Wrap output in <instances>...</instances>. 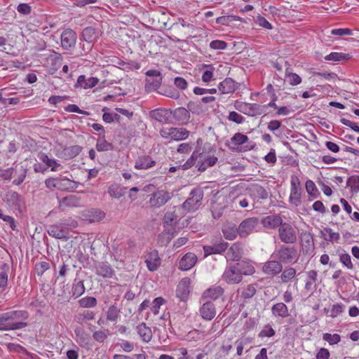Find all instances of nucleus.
<instances>
[{"label": "nucleus", "mask_w": 359, "mask_h": 359, "mask_svg": "<svg viewBox=\"0 0 359 359\" xmlns=\"http://www.w3.org/2000/svg\"><path fill=\"white\" fill-rule=\"evenodd\" d=\"M218 161L217 157L211 155L209 152L200 149L194 151L190 158L182 165L184 170H187L196 164L198 170L201 172H204L209 167L215 165Z\"/></svg>", "instance_id": "f257e3e1"}, {"label": "nucleus", "mask_w": 359, "mask_h": 359, "mask_svg": "<svg viewBox=\"0 0 359 359\" xmlns=\"http://www.w3.org/2000/svg\"><path fill=\"white\" fill-rule=\"evenodd\" d=\"M190 196L182 203V209L188 212H194L202 204L204 196L203 190L200 187L193 189L190 192Z\"/></svg>", "instance_id": "f03ea898"}, {"label": "nucleus", "mask_w": 359, "mask_h": 359, "mask_svg": "<svg viewBox=\"0 0 359 359\" xmlns=\"http://www.w3.org/2000/svg\"><path fill=\"white\" fill-rule=\"evenodd\" d=\"M297 250L293 246L282 245L276 250L271 257L279 260L281 263L291 264L295 262Z\"/></svg>", "instance_id": "7ed1b4c3"}, {"label": "nucleus", "mask_w": 359, "mask_h": 359, "mask_svg": "<svg viewBox=\"0 0 359 359\" xmlns=\"http://www.w3.org/2000/svg\"><path fill=\"white\" fill-rule=\"evenodd\" d=\"M147 76L145 90L147 92L157 90L162 83L163 76L160 71L157 69H149L146 73Z\"/></svg>", "instance_id": "20e7f679"}, {"label": "nucleus", "mask_w": 359, "mask_h": 359, "mask_svg": "<svg viewBox=\"0 0 359 359\" xmlns=\"http://www.w3.org/2000/svg\"><path fill=\"white\" fill-rule=\"evenodd\" d=\"M77 34L71 28L65 29L60 34V44L63 50L67 51L72 50L76 44Z\"/></svg>", "instance_id": "39448f33"}, {"label": "nucleus", "mask_w": 359, "mask_h": 359, "mask_svg": "<svg viewBox=\"0 0 359 359\" xmlns=\"http://www.w3.org/2000/svg\"><path fill=\"white\" fill-rule=\"evenodd\" d=\"M278 237L285 244H294L297 241L295 229L289 223H283L278 229Z\"/></svg>", "instance_id": "423d86ee"}, {"label": "nucleus", "mask_w": 359, "mask_h": 359, "mask_svg": "<svg viewBox=\"0 0 359 359\" xmlns=\"http://www.w3.org/2000/svg\"><path fill=\"white\" fill-rule=\"evenodd\" d=\"M4 201L9 207H11L15 210H18L20 212L22 211V209L25 204V199L22 196L13 190H9L6 192L4 196Z\"/></svg>", "instance_id": "0eeeda50"}, {"label": "nucleus", "mask_w": 359, "mask_h": 359, "mask_svg": "<svg viewBox=\"0 0 359 359\" xmlns=\"http://www.w3.org/2000/svg\"><path fill=\"white\" fill-rule=\"evenodd\" d=\"M234 107L238 111L250 116H255L262 113V106L257 104H250L241 101H236Z\"/></svg>", "instance_id": "6e6552de"}, {"label": "nucleus", "mask_w": 359, "mask_h": 359, "mask_svg": "<svg viewBox=\"0 0 359 359\" xmlns=\"http://www.w3.org/2000/svg\"><path fill=\"white\" fill-rule=\"evenodd\" d=\"M171 197L170 193L164 190H158L150 195L149 203L151 207L160 208L165 205Z\"/></svg>", "instance_id": "1a4fd4ad"}, {"label": "nucleus", "mask_w": 359, "mask_h": 359, "mask_svg": "<svg viewBox=\"0 0 359 359\" xmlns=\"http://www.w3.org/2000/svg\"><path fill=\"white\" fill-rule=\"evenodd\" d=\"M258 222L257 217H249L243 220L238 227L239 236L242 238L248 237L258 225Z\"/></svg>", "instance_id": "9d476101"}, {"label": "nucleus", "mask_w": 359, "mask_h": 359, "mask_svg": "<svg viewBox=\"0 0 359 359\" xmlns=\"http://www.w3.org/2000/svg\"><path fill=\"white\" fill-rule=\"evenodd\" d=\"M290 202L295 206H299L301 204L300 181L299 179L294 175L291 177Z\"/></svg>", "instance_id": "9b49d317"}, {"label": "nucleus", "mask_w": 359, "mask_h": 359, "mask_svg": "<svg viewBox=\"0 0 359 359\" xmlns=\"http://www.w3.org/2000/svg\"><path fill=\"white\" fill-rule=\"evenodd\" d=\"M81 206V199L74 194L68 195L59 200L58 208L60 211H65L67 208H78Z\"/></svg>", "instance_id": "f8f14e48"}, {"label": "nucleus", "mask_w": 359, "mask_h": 359, "mask_svg": "<svg viewBox=\"0 0 359 359\" xmlns=\"http://www.w3.org/2000/svg\"><path fill=\"white\" fill-rule=\"evenodd\" d=\"M86 288L83 283V280L79 278V274H76V278H74L72 285V290L68 292V295L65 290H63L62 294L61 295L65 297H71L74 299H77L81 297L85 292Z\"/></svg>", "instance_id": "ddd939ff"}, {"label": "nucleus", "mask_w": 359, "mask_h": 359, "mask_svg": "<svg viewBox=\"0 0 359 359\" xmlns=\"http://www.w3.org/2000/svg\"><path fill=\"white\" fill-rule=\"evenodd\" d=\"M222 279L225 280L228 284H238L243 280L242 276L236 271L234 266L231 264H229L224 271L222 274Z\"/></svg>", "instance_id": "4468645a"}, {"label": "nucleus", "mask_w": 359, "mask_h": 359, "mask_svg": "<svg viewBox=\"0 0 359 359\" xmlns=\"http://www.w3.org/2000/svg\"><path fill=\"white\" fill-rule=\"evenodd\" d=\"M15 166L12 167V178H13V184L16 186L20 185L25 180L28 168L23 165L13 164Z\"/></svg>", "instance_id": "2eb2a0df"}, {"label": "nucleus", "mask_w": 359, "mask_h": 359, "mask_svg": "<svg viewBox=\"0 0 359 359\" xmlns=\"http://www.w3.org/2000/svg\"><path fill=\"white\" fill-rule=\"evenodd\" d=\"M190 278L188 277L182 278L179 283L176 293L177 298L182 303V306L186 304V300L189 294Z\"/></svg>", "instance_id": "dca6fc26"}, {"label": "nucleus", "mask_w": 359, "mask_h": 359, "mask_svg": "<svg viewBox=\"0 0 359 359\" xmlns=\"http://www.w3.org/2000/svg\"><path fill=\"white\" fill-rule=\"evenodd\" d=\"M172 115V110L158 108L149 111V117L155 121L167 123L170 121Z\"/></svg>", "instance_id": "f3484780"}, {"label": "nucleus", "mask_w": 359, "mask_h": 359, "mask_svg": "<svg viewBox=\"0 0 359 359\" xmlns=\"http://www.w3.org/2000/svg\"><path fill=\"white\" fill-rule=\"evenodd\" d=\"M229 246V243L224 241L215 243L212 245L203 246L204 256L208 257L213 254H222Z\"/></svg>", "instance_id": "a211bd4d"}, {"label": "nucleus", "mask_w": 359, "mask_h": 359, "mask_svg": "<svg viewBox=\"0 0 359 359\" xmlns=\"http://www.w3.org/2000/svg\"><path fill=\"white\" fill-rule=\"evenodd\" d=\"M198 260L197 256L193 252L186 253L180 260L179 269L182 271L191 269Z\"/></svg>", "instance_id": "6ab92c4d"}, {"label": "nucleus", "mask_w": 359, "mask_h": 359, "mask_svg": "<svg viewBox=\"0 0 359 359\" xmlns=\"http://www.w3.org/2000/svg\"><path fill=\"white\" fill-rule=\"evenodd\" d=\"M263 272L268 275L275 276L283 270L282 263L278 259L269 260L263 266Z\"/></svg>", "instance_id": "aec40b11"}, {"label": "nucleus", "mask_w": 359, "mask_h": 359, "mask_svg": "<svg viewBox=\"0 0 359 359\" xmlns=\"http://www.w3.org/2000/svg\"><path fill=\"white\" fill-rule=\"evenodd\" d=\"M27 323L24 322L12 323L9 316L6 317L0 316V330H18L25 327Z\"/></svg>", "instance_id": "412c9836"}, {"label": "nucleus", "mask_w": 359, "mask_h": 359, "mask_svg": "<svg viewBox=\"0 0 359 359\" xmlns=\"http://www.w3.org/2000/svg\"><path fill=\"white\" fill-rule=\"evenodd\" d=\"M224 294V289L219 285H214L205 290L202 296L201 301L215 300Z\"/></svg>", "instance_id": "4be33fe9"}, {"label": "nucleus", "mask_w": 359, "mask_h": 359, "mask_svg": "<svg viewBox=\"0 0 359 359\" xmlns=\"http://www.w3.org/2000/svg\"><path fill=\"white\" fill-rule=\"evenodd\" d=\"M262 224L266 229H276L280 227L283 223L279 215H272L264 217L261 221Z\"/></svg>", "instance_id": "5701e85b"}, {"label": "nucleus", "mask_w": 359, "mask_h": 359, "mask_svg": "<svg viewBox=\"0 0 359 359\" xmlns=\"http://www.w3.org/2000/svg\"><path fill=\"white\" fill-rule=\"evenodd\" d=\"M99 38L97 29L93 27H85L81 36V41H84L88 44H93Z\"/></svg>", "instance_id": "b1692460"}, {"label": "nucleus", "mask_w": 359, "mask_h": 359, "mask_svg": "<svg viewBox=\"0 0 359 359\" xmlns=\"http://www.w3.org/2000/svg\"><path fill=\"white\" fill-rule=\"evenodd\" d=\"M236 262V263L232 264L242 277L243 276H249L255 273V267L250 262L241 259Z\"/></svg>", "instance_id": "393cba45"}, {"label": "nucleus", "mask_w": 359, "mask_h": 359, "mask_svg": "<svg viewBox=\"0 0 359 359\" xmlns=\"http://www.w3.org/2000/svg\"><path fill=\"white\" fill-rule=\"evenodd\" d=\"M156 161L150 156L143 155L138 156L135 163V168L137 170H147L154 167Z\"/></svg>", "instance_id": "a878e982"}, {"label": "nucleus", "mask_w": 359, "mask_h": 359, "mask_svg": "<svg viewBox=\"0 0 359 359\" xmlns=\"http://www.w3.org/2000/svg\"><path fill=\"white\" fill-rule=\"evenodd\" d=\"M48 233L51 237L63 241H67L70 238L69 233H66V230L62 229L58 223L50 225L48 229Z\"/></svg>", "instance_id": "bb28decb"}, {"label": "nucleus", "mask_w": 359, "mask_h": 359, "mask_svg": "<svg viewBox=\"0 0 359 359\" xmlns=\"http://www.w3.org/2000/svg\"><path fill=\"white\" fill-rule=\"evenodd\" d=\"M99 82L97 77L86 78L85 75H80L74 85L75 88H83L84 89L91 88L95 86Z\"/></svg>", "instance_id": "cd10ccee"}, {"label": "nucleus", "mask_w": 359, "mask_h": 359, "mask_svg": "<svg viewBox=\"0 0 359 359\" xmlns=\"http://www.w3.org/2000/svg\"><path fill=\"white\" fill-rule=\"evenodd\" d=\"M95 273L104 278H111L114 275V270L107 262H101L95 267Z\"/></svg>", "instance_id": "c85d7f7f"}, {"label": "nucleus", "mask_w": 359, "mask_h": 359, "mask_svg": "<svg viewBox=\"0 0 359 359\" xmlns=\"http://www.w3.org/2000/svg\"><path fill=\"white\" fill-rule=\"evenodd\" d=\"M147 266L150 271L157 270L160 266L161 259L158 257V251L153 250L151 252L145 260Z\"/></svg>", "instance_id": "c756f323"}, {"label": "nucleus", "mask_w": 359, "mask_h": 359, "mask_svg": "<svg viewBox=\"0 0 359 359\" xmlns=\"http://www.w3.org/2000/svg\"><path fill=\"white\" fill-rule=\"evenodd\" d=\"M300 238L303 250H305L306 253H309L314 249L313 238L310 232H302Z\"/></svg>", "instance_id": "7c9ffc66"}, {"label": "nucleus", "mask_w": 359, "mask_h": 359, "mask_svg": "<svg viewBox=\"0 0 359 359\" xmlns=\"http://www.w3.org/2000/svg\"><path fill=\"white\" fill-rule=\"evenodd\" d=\"M222 233L224 238L227 240L232 241L235 239L237 236H239L238 229L235 224H227L222 229Z\"/></svg>", "instance_id": "2f4dec72"}, {"label": "nucleus", "mask_w": 359, "mask_h": 359, "mask_svg": "<svg viewBox=\"0 0 359 359\" xmlns=\"http://www.w3.org/2000/svg\"><path fill=\"white\" fill-rule=\"evenodd\" d=\"M172 115L177 121L186 123L190 118V113L188 109L184 107H178L172 111Z\"/></svg>", "instance_id": "473e14b6"}, {"label": "nucleus", "mask_w": 359, "mask_h": 359, "mask_svg": "<svg viewBox=\"0 0 359 359\" xmlns=\"http://www.w3.org/2000/svg\"><path fill=\"white\" fill-rule=\"evenodd\" d=\"M39 160L46 164V168H50L51 171H57L61 168V164L54 158H50L45 153H40L38 156Z\"/></svg>", "instance_id": "72a5a7b5"}, {"label": "nucleus", "mask_w": 359, "mask_h": 359, "mask_svg": "<svg viewBox=\"0 0 359 359\" xmlns=\"http://www.w3.org/2000/svg\"><path fill=\"white\" fill-rule=\"evenodd\" d=\"M136 330L142 339L145 342H149L152 338V332L150 327H147L144 323H142L136 326Z\"/></svg>", "instance_id": "f704fd0d"}, {"label": "nucleus", "mask_w": 359, "mask_h": 359, "mask_svg": "<svg viewBox=\"0 0 359 359\" xmlns=\"http://www.w3.org/2000/svg\"><path fill=\"white\" fill-rule=\"evenodd\" d=\"M218 89L223 94L231 93L235 91V81L231 78H226L223 81L220 82Z\"/></svg>", "instance_id": "c9c22d12"}, {"label": "nucleus", "mask_w": 359, "mask_h": 359, "mask_svg": "<svg viewBox=\"0 0 359 359\" xmlns=\"http://www.w3.org/2000/svg\"><path fill=\"white\" fill-rule=\"evenodd\" d=\"M187 108L189 113L191 112L194 114H204L208 111V108L203 106L199 100L196 101H189L187 104Z\"/></svg>", "instance_id": "e433bc0d"}, {"label": "nucleus", "mask_w": 359, "mask_h": 359, "mask_svg": "<svg viewBox=\"0 0 359 359\" xmlns=\"http://www.w3.org/2000/svg\"><path fill=\"white\" fill-rule=\"evenodd\" d=\"M249 191L252 196L260 199L264 200L269 197V194L266 189L258 184L251 185L249 188Z\"/></svg>", "instance_id": "4c0bfd02"}, {"label": "nucleus", "mask_w": 359, "mask_h": 359, "mask_svg": "<svg viewBox=\"0 0 359 359\" xmlns=\"http://www.w3.org/2000/svg\"><path fill=\"white\" fill-rule=\"evenodd\" d=\"M74 332L76 337V341L81 346H86L90 344V338L88 334L81 327H76L74 330Z\"/></svg>", "instance_id": "58836bf2"}, {"label": "nucleus", "mask_w": 359, "mask_h": 359, "mask_svg": "<svg viewBox=\"0 0 359 359\" xmlns=\"http://www.w3.org/2000/svg\"><path fill=\"white\" fill-rule=\"evenodd\" d=\"M171 140L180 141L185 140L189 135V131L183 128H172Z\"/></svg>", "instance_id": "ea45409f"}, {"label": "nucleus", "mask_w": 359, "mask_h": 359, "mask_svg": "<svg viewBox=\"0 0 359 359\" xmlns=\"http://www.w3.org/2000/svg\"><path fill=\"white\" fill-rule=\"evenodd\" d=\"M229 257L233 261H239L242 257L243 248L240 243H233L229 248Z\"/></svg>", "instance_id": "a19ab883"}, {"label": "nucleus", "mask_w": 359, "mask_h": 359, "mask_svg": "<svg viewBox=\"0 0 359 359\" xmlns=\"http://www.w3.org/2000/svg\"><path fill=\"white\" fill-rule=\"evenodd\" d=\"M352 57V55L349 53L332 52L325 57V60L341 62L344 60H348Z\"/></svg>", "instance_id": "79ce46f5"}, {"label": "nucleus", "mask_w": 359, "mask_h": 359, "mask_svg": "<svg viewBox=\"0 0 359 359\" xmlns=\"http://www.w3.org/2000/svg\"><path fill=\"white\" fill-rule=\"evenodd\" d=\"M158 93L174 100H177L180 97L179 91L172 86H163Z\"/></svg>", "instance_id": "37998d69"}, {"label": "nucleus", "mask_w": 359, "mask_h": 359, "mask_svg": "<svg viewBox=\"0 0 359 359\" xmlns=\"http://www.w3.org/2000/svg\"><path fill=\"white\" fill-rule=\"evenodd\" d=\"M76 182L70 180L68 178H57L56 189L60 190H70L76 187Z\"/></svg>", "instance_id": "c03bdc74"}, {"label": "nucleus", "mask_w": 359, "mask_h": 359, "mask_svg": "<svg viewBox=\"0 0 359 359\" xmlns=\"http://www.w3.org/2000/svg\"><path fill=\"white\" fill-rule=\"evenodd\" d=\"M203 305L200 309L201 314H215L216 309L214 303L210 300L201 301Z\"/></svg>", "instance_id": "a18cd8bd"}, {"label": "nucleus", "mask_w": 359, "mask_h": 359, "mask_svg": "<svg viewBox=\"0 0 359 359\" xmlns=\"http://www.w3.org/2000/svg\"><path fill=\"white\" fill-rule=\"evenodd\" d=\"M58 224L60 225V226L62 227V229L66 230V233H68L69 230L74 229L78 226L77 221L71 217L61 219Z\"/></svg>", "instance_id": "49530a36"}, {"label": "nucleus", "mask_w": 359, "mask_h": 359, "mask_svg": "<svg viewBox=\"0 0 359 359\" xmlns=\"http://www.w3.org/2000/svg\"><path fill=\"white\" fill-rule=\"evenodd\" d=\"M296 273H297V271H296L295 269H294L292 267L285 268L283 271V272L280 275V279H281L282 283H286L288 281L293 279L296 276Z\"/></svg>", "instance_id": "de8ad7c7"}, {"label": "nucleus", "mask_w": 359, "mask_h": 359, "mask_svg": "<svg viewBox=\"0 0 359 359\" xmlns=\"http://www.w3.org/2000/svg\"><path fill=\"white\" fill-rule=\"evenodd\" d=\"M82 151V147L79 145H73L64 149V154L69 158H74L77 156Z\"/></svg>", "instance_id": "09e8293b"}, {"label": "nucleus", "mask_w": 359, "mask_h": 359, "mask_svg": "<svg viewBox=\"0 0 359 359\" xmlns=\"http://www.w3.org/2000/svg\"><path fill=\"white\" fill-rule=\"evenodd\" d=\"M306 189L308 193V194L311 196L313 198H316L319 196V192L318 191V189L315 184V183L311 180H309L306 182Z\"/></svg>", "instance_id": "8fccbe9b"}, {"label": "nucleus", "mask_w": 359, "mask_h": 359, "mask_svg": "<svg viewBox=\"0 0 359 359\" xmlns=\"http://www.w3.org/2000/svg\"><path fill=\"white\" fill-rule=\"evenodd\" d=\"M109 334L110 332L109 330H97L93 333V338L99 343H103Z\"/></svg>", "instance_id": "3c124183"}, {"label": "nucleus", "mask_w": 359, "mask_h": 359, "mask_svg": "<svg viewBox=\"0 0 359 359\" xmlns=\"http://www.w3.org/2000/svg\"><path fill=\"white\" fill-rule=\"evenodd\" d=\"M79 305L83 308H92L97 305V299L93 297H86L79 301Z\"/></svg>", "instance_id": "603ef678"}, {"label": "nucleus", "mask_w": 359, "mask_h": 359, "mask_svg": "<svg viewBox=\"0 0 359 359\" xmlns=\"http://www.w3.org/2000/svg\"><path fill=\"white\" fill-rule=\"evenodd\" d=\"M248 137L241 133H236L231 138V141L236 146L242 145L248 142Z\"/></svg>", "instance_id": "864d4df0"}, {"label": "nucleus", "mask_w": 359, "mask_h": 359, "mask_svg": "<svg viewBox=\"0 0 359 359\" xmlns=\"http://www.w3.org/2000/svg\"><path fill=\"white\" fill-rule=\"evenodd\" d=\"M165 302V299L161 297L155 298L152 301V302H151V306H150L151 311L154 314H158L159 312V309H160L161 306L164 304Z\"/></svg>", "instance_id": "5fc2aeb1"}, {"label": "nucleus", "mask_w": 359, "mask_h": 359, "mask_svg": "<svg viewBox=\"0 0 359 359\" xmlns=\"http://www.w3.org/2000/svg\"><path fill=\"white\" fill-rule=\"evenodd\" d=\"M205 67L206 69L203 72L202 75V81L205 83H208L212 80L215 67L211 65H206Z\"/></svg>", "instance_id": "6e6d98bb"}, {"label": "nucleus", "mask_w": 359, "mask_h": 359, "mask_svg": "<svg viewBox=\"0 0 359 359\" xmlns=\"http://www.w3.org/2000/svg\"><path fill=\"white\" fill-rule=\"evenodd\" d=\"M108 192L110 196L115 198H119L124 195V191H123V189L116 184L110 186L109 187Z\"/></svg>", "instance_id": "4d7b16f0"}, {"label": "nucleus", "mask_w": 359, "mask_h": 359, "mask_svg": "<svg viewBox=\"0 0 359 359\" xmlns=\"http://www.w3.org/2000/svg\"><path fill=\"white\" fill-rule=\"evenodd\" d=\"M323 339L327 341L330 345H334L340 341L341 337L338 334L325 333L323 335Z\"/></svg>", "instance_id": "13d9d810"}, {"label": "nucleus", "mask_w": 359, "mask_h": 359, "mask_svg": "<svg viewBox=\"0 0 359 359\" xmlns=\"http://www.w3.org/2000/svg\"><path fill=\"white\" fill-rule=\"evenodd\" d=\"M286 77L288 79V82L291 86H297L302 82V78L295 73L289 72L286 70Z\"/></svg>", "instance_id": "bf43d9fd"}, {"label": "nucleus", "mask_w": 359, "mask_h": 359, "mask_svg": "<svg viewBox=\"0 0 359 359\" xmlns=\"http://www.w3.org/2000/svg\"><path fill=\"white\" fill-rule=\"evenodd\" d=\"M256 293V288L254 285H249L243 289L241 293V297L243 299L252 298Z\"/></svg>", "instance_id": "052dcab7"}, {"label": "nucleus", "mask_w": 359, "mask_h": 359, "mask_svg": "<svg viewBox=\"0 0 359 359\" xmlns=\"http://www.w3.org/2000/svg\"><path fill=\"white\" fill-rule=\"evenodd\" d=\"M164 223L168 226H173L177 223V216L173 212H168L163 218Z\"/></svg>", "instance_id": "680f3d73"}, {"label": "nucleus", "mask_w": 359, "mask_h": 359, "mask_svg": "<svg viewBox=\"0 0 359 359\" xmlns=\"http://www.w3.org/2000/svg\"><path fill=\"white\" fill-rule=\"evenodd\" d=\"M95 147L98 151H107L114 149V145L112 143L107 141H103V142L100 143L97 142Z\"/></svg>", "instance_id": "e2e57ef3"}, {"label": "nucleus", "mask_w": 359, "mask_h": 359, "mask_svg": "<svg viewBox=\"0 0 359 359\" xmlns=\"http://www.w3.org/2000/svg\"><path fill=\"white\" fill-rule=\"evenodd\" d=\"M227 118L238 124H241L245 121V118L236 111H230Z\"/></svg>", "instance_id": "0e129e2a"}, {"label": "nucleus", "mask_w": 359, "mask_h": 359, "mask_svg": "<svg viewBox=\"0 0 359 359\" xmlns=\"http://www.w3.org/2000/svg\"><path fill=\"white\" fill-rule=\"evenodd\" d=\"M339 261L348 269H352L353 268L351 256L348 253H344L340 255Z\"/></svg>", "instance_id": "69168bd1"}, {"label": "nucleus", "mask_w": 359, "mask_h": 359, "mask_svg": "<svg viewBox=\"0 0 359 359\" xmlns=\"http://www.w3.org/2000/svg\"><path fill=\"white\" fill-rule=\"evenodd\" d=\"M227 47V43L222 40H214L210 43V48L214 50H224Z\"/></svg>", "instance_id": "338daca9"}, {"label": "nucleus", "mask_w": 359, "mask_h": 359, "mask_svg": "<svg viewBox=\"0 0 359 359\" xmlns=\"http://www.w3.org/2000/svg\"><path fill=\"white\" fill-rule=\"evenodd\" d=\"M174 85L181 90H184L188 87L187 81L180 76H177L174 79Z\"/></svg>", "instance_id": "774afa93"}]
</instances>
